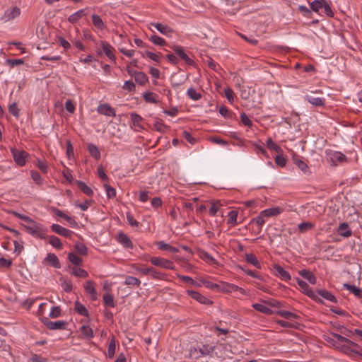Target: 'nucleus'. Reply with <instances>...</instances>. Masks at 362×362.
I'll list each match as a JSON object with an SVG mask.
<instances>
[{
    "instance_id": "f03ea898",
    "label": "nucleus",
    "mask_w": 362,
    "mask_h": 362,
    "mask_svg": "<svg viewBox=\"0 0 362 362\" xmlns=\"http://www.w3.org/2000/svg\"><path fill=\"white\" fill-rule=\"evenodd\" d=\"M337 349L352 358L362 356V348L357 343L356 346L349 343L340 344L337 346Z\"/></svg>"
},
{
    "instance_id": "864d4df0",
    "label": "nucleus",
    "mask_w": 362,
    "mask_h": 362,
    "mask_svg": "<svg viewBox=\"0 0 362 362\" xmlns=\"http://www.w3.org/2000/svg\"><path fill=\"white\" fill-rule=\"evenodd\" d=\"M68 259L74 265H80L82 263L81 258L72 252L69 253Z\"/></svg>"
},
{
    "instance_id": "9b49d317",
    "label": "nucleus",
    "mask_w": 362,
    "mask_h": 362,
    "mask_svg": "<svg viewBox=\"0 0 362 362\" xmlns=\"http://www.w3.org/2000/svg\"><path fill=\"white\" fill-rule=\"evenodd\" d=\"M51 229L53 232L56 233L57 234L64 236L65 238H71L72 234L74 233L73 231L66 229L64 227H62L60 225L53 223L51 226Z\"/></svg>"
},
{
    "instance_id": "f3484780",
    "label": "nucleus",
    "mask_w": 362,
    "mask_h": 362,
    "mask_svg": "<svg viewBox=\"0 0 362 362\" xmlns=\"http://www.w3.org/2000/svg\"><path fill=\"white\" fill-rule=\"evenodd\" d=\"M284 209L282 207L276 206L272 207L269 209H266L262 211V216H264V217H272L276 216L283 212Z\"/></svg>"
},
{
    "instance_id": "bb28decb",
    "label": "nucleus",
    "mask_w": 362,
    "mask_h": 362,
    "mask_svg": "<svg viewBox=\"0 0 362 362\" xmlns=\"http://www.w3.org/2000/svg\"><path fill=\"white\" fill-rule=\"evenodd\" d=\"M87 148H88L90 155L93 158H94L96 160H98L100 158V151L96 145H95L93 144H88Z\"/></svg>"
},
{
    "instance_id": "7c9ffc66",
    "label": "nucleus",
    "mask_w": 362,
    "mask_h": 362,
    "mask_svg": "<svg viewBox=\"0 0 362 362\" xmlns=\"http://www.w3.org/2000/svg\"><path fill=\"white\" fill-rule=\"evenodd\" d=\"M245 259H246V261L248 263L251 264L255 267H256L257 269H260L261 268V264L258 261V259H257V257H255V255H253L252 253L246 254L245 255Z\"/></svg>"
},
{
    "instance_id": "a211bd4d",
    "label": "nucleus",
    "mask_w": 362,
    "mask_h": 362,
    "mask_svg": "<svg viewBox=\"0 0 362 362\" xmlns=\"http://www.w3.org/2000/svg\"><path fill=\"white\" fill-rule=\"evenodd\" d=\"M304 99L315 107H321L325 105V98H322L305 95Z\"/></svg>"
},
{
    "instance_id": "0eeeda50",
    "label": "nucleus",
    "mask_w": 362,
    "mask_h": 362,
    "mask_svg": "<svg viewBox=\"0 0 362 362\" xmlns=\"http://www.w3.org/2000/svg\"><path fill=\"white\" fill-rule=\"evenodd\" d=\"M42 322L47 327V329L50 330H58V329H64L66 325V322L64 320H58V321H50L47 318H44Z\"/></svg>"
},
{
    "instance_id": "20e7f679",
    "label": "nucleus",
    "mask_w": 362,
    "mask_h": 362,
    "mask_svg": "<svg viewBox=\"0 0 362 362\" xmlns=\"http://www.w3.org/2000/svg\"><path fill=\"white\" fill-rule=\"evenodd\" d=\"M21 8L18 6H13L7 8L2 16L1 17V21L6 23L8 21H11L21 15Z\"/></svg>"
},
{
    "instance_id": "2f4dec72",
    "label": "nucleus",
    "mask_w": 362,
    "mask_h": 362,
    "mask_svg": "<svg viewBox=\"0 0 362 362\" xmlns=\"http://www.w3.org/2000/svg\"><path fill=\"white\" fill-rule=\"evenodd\" d=\"M45 259L49 262L54 268H60V263L57 257L53 253H48Z\"/></svg>"
},
{
    "instance_id": "5fc2aeb1",
    "label": "nucleus",
    "mask_w": 362,
    "mask_h": 362,
    "mask_svg": "<svg viewBox=\"0 0 362 362\" xmlns=\"http://www.w3.org/2000/svg\"><path fill=\"white\" fill-rule=\"evenodd\" d=\"M198 349L201 356H207L213 351V348L209 345H202V346L198 347Z\"/></svg>"
},
{
    "instance_id": "72a5a7b5",
    "label": "nucleus",
    "mask_w": 362,
    "mask_h": 362,
    "mask_svg": "<svg viewBox=\"0 0 362 362\" xmlns=\"http://www.w3.org/2000/svg\"><path fill=\"white\" fill-rule=\"evenodd\" d=\"M187 96L194 101H197L202 98L199 92L197 91L193 88H189L187 90Z\"/></svg>"
},
{
    "instance_id": "9d476101",
    "label": "nucleus",
    "mask_w": 362,
    "mask_h": 362,
    "mask_svg": "<svg viewBox=\"0 0 362 362\" xmlns=\"http://www.w3.org/2000/svg\"><path fill=\"white\" fill-rule=\"evenodd\" d=\"M84 289L93 300L98 299V293L95 290V284L93 281H87L85 284Z\"/></svg>"
},
{
    "instance_id": "4d7b16f0",
    "label": "nucleus",
    "mask_w": 362,
    "mask_h": 362,
    "mask_svg": "<svg viewBox=\"0 0 362 362\" xmlns=\"http://www.w3.org/2000/svg\"><path fill=\"white\" fill-rule=\"evenodd\" d=\"M61 315V309L59 306H52L51 308L49 316L52 318H57Z\"/></svg>"
},
{
    "instance_id": "69168bd1",
    "label": "nucleus",
    "mask_w": 362,
    "mask_h": 362,
    "mask_svg": "<svg viewBox=\"0 0 362 362\" xmlns=\"http://www.w3.org/2000/svg\"><path fill=\"white\" fill-rule=\"evenodd\" d=\"M104 187H105V190H106L107 196L109 198L114 197L116 195V190L113 187H112L111 186H110L107 184H105L104 185Z\"/></svg>"
},
{
    "instance_id": "7ed1b4c3",
    "label": "nucleus",
    "mask_w": 362,
    "mask_h": 362,
    "mask_svg": "<svg viewBox=\"0 0 362 362\" xmlns=\"http://www.w3.org/2000/svg\"><path fill=\"white\" fill-rule=\"evenodd\" d=\"M149 260L151 263L154 266L159 267L166 269H175L174 263L169 259L158 257H151Z\"/></svg>"
},
{
    "instance_id": "338daca9",
    "label": "nucleus",
    "mask_w": 362,
    "mask_h": 362,
    "mask_svg": "<svg viewBox=\"0 0 362 362\" xmlns=\"http://www.w3.org/2000/svg\"><path fill=\"white\" fill-rule=\"evenodd\" d=\"M8 111L16 117L19 116V109L17 107L16 103H13L9 105Z\"/></svg>"
},
{
    "instance_id": "ea45409f",
    "label": "nucleus",
    "mask_w": 362,
    "mask_h": 362,
    "mask_svg": "<svg viewBox=\"0 0 362 362\" xmlns=\"http://www.w3.org/2000/svg\"><path fill=\"white\" fill-rule=\"evenodd\" d=\"M315 224L311 222H302L298 226V228L300 233H305L314 228Z\"/></svg>"
},
{
    "instance_id": "a878e982",
    "label": "nucleus",
    "mask_w": 362,
    "mask_h": 362,
    "mask_svg": "<svg viewBox=\"0 0 362 362\" xmlns=\"http://www.w3.org/2000/svg\"><path fill=\"white\" fill-rule=\"evenodd\" d=\"M316 294L322 296L323 298H325L329 301L334 302V303L337 302V298H335V296L334 295H332V293H330L329 291H328L327 290L319 289L317 291Z\"/></svg>"
},
{
    "instance_id": "49530a36",
    "label": "nucleus",
    "mask_w": 362,
    "mask_h": 362,
    "mask_svg": "<svg viewBox=\"0 0 362 362\" xmlns=\"http://www.w3.org/2000/svg\"><path fill=\"white\" fill-rule=\"evenodd\" d=\"M325 0H314L310 3V8L314 12H318L322 8Z\"/></svg>"
},
{
    "instance_id": "6e6552de",
    "label": "nucleus",
    "mask_w": 362,
    "mask_h": 362,
    "mask_svg": "<svg viewBox=\"0 0 362 362\" xmlns=\"http://www.w3.org/2000/svg\"><path fill=\"white\" fill-rule=\"evenodd\" d=\"M100 45L104 54L111 62H115L116 61V57L113 53L114 48L106 41H101Z\"/></svg>"
},
{
    "instance_id": "473e14b6",
    "label": "nucleus",
    "mask_w": 362,
    "mask_h": 362,
    "mask_svg": "<svg viewBox=\"0 0 362 362\" xmlns=\"http://www.w3.org/2000/svg\"><path fill=\"white\" fill-rule=\"evenodd\" d=\"M343 286L346 290H348L350 292L353 293L356 296L360 297L361 296L362 291H361V289L360 288H358V287H357V286H356L354 285H351V284H344Z\"/></svg>"
},
{
    "instance_id": "e2e57ef3",
    "label": "nucleus",
    "mask_w": 362,
    "mask_h": 362,
    "mask_svg": "<svg viewBox=\"0 0 362 362\" xmlns=\"http://www.w3.org/2000/svg\"><path fill=\"white\" fill-rule=\"evenodd\" d=\"M267 146L272 150L278 152L280 150L279 146L276 144L271 138H268L267 140Z\"/></svg>"
},
{
    "instance_id": "6ab92c4d",
    "label": "nucleus",
    "mask_w": 362,
    "mask_h": 362,
    "mask_svg": "<svg viewBox=\"0 0 362 362\" xmlns=\"http://www.w3.org/2000/svg\"><path fill=\"white\" fill-rule=\"evenodd\" d=\"M274 269L275 274L278 275L282 280L288 281L291 279V275L282 267L276 264L274 266Z\"/></svg>"
},
{
    "instance_id": "423d86ee",
    "label": "nucleus",
    "mask_w": 362,
    "mask_h": 362,
    "mask_svg": "<svg viewBox=\"0 0 362 362\" xmlns=\"http://www.w3.org/2000/svg\"><path fill=\"white\" fill-rule=\"evenodd\" d=\"M296 282L302 291L308 297L312 299L316 300L318 298V296L316 293L309 286V285L302 279L297 278Z\"/></svg>"
},
{
    "instance_id": "4c0bfd02",
    "label": "nucleus",
    "mask_w": 362,
    "mask_h": 362,
    "mask_svg": "<svg viewBox=\"0 0 362 362\" xmlns=\"http://www.w3.org/2000/svg\"><path fill=\"white\" fill-rule=\"evenodd\" d=\"M71 274L81 278H86L88 276V273L86 270L78 267L72 268Z\"/></svg>"
},
{
    "instance_id": "b1692460",
    "label": "nucleus",
    "mask_w": 362,
    "mask_h": 362,
    "mask_svg": "<svg viewBox=\"0 0 362 362\" xmlns=\"http://www.w3.org/2000/svg\"><path fill=\"white\" fill-rule=\"evenodd\" d=\"M211 206L209 209V214L211 216H215L221 206H223V204L219 200L211 201Z\"/></svg>"
},
{
    "instance_id": "a18cd8bd",
    "label": "nucleus",
    "mask_w": 362,
    "mask_h": 362,
    "mask_svg": "<svg viewBox=\"0 0 362 362\" xmlns=\"http://www.w3.org/2000/svg\"><path fill=\"white\" fill-rule=\"evenodd\" d=\"M60 281H61V286L65 292L69 293L71 291L72 284H71V281L66 280V279H64L63 278H61Z\"/></svg>"
},
{
    "instance_id": "c03bdc74",
    "label": "nucleus",
    "mask_w": 362,
    "mask_h": 362,
    "mask_svg": "<svg viewBox=\"0 0 362 362\" xmlns=\"http://www.w3.org/2000/svg\"><path fill=\"white\" fill-rule=\"evenodd\" d=\"M149 40L156 45L162 46L165 44V40L156 34L151 35Z\"/></svg>"
},
{
    "instance_id": "0e129e2a",
    "label": "nucleus",
    "mask_w": 362,
    "mask_h": 362,
    "mask_svg": "<svg viewBox=\"0 0 362 362\" xmlns=\"http://www.w3.org/2000/svg\"><path fill=\"white\" fill-rule=\"evenodd\" d=\"M128 223L132 227H138L139 222L136 221L130 213L126 214Z\"/></svg>"
},
{
    "instance_id": "412c9836",
    "label": "nucleus",
    "mask_w": 362,
    "mask_h": 362,
    "mask_svg": "<svg viewBox=\"0 0 362 362\" xmlns=\"http://www.w3.org/2000/svg\"><path fill=\"white\" fill-rule=\"evenodd\" d=\"M299 275L306 279L311 284H315L317 279L315 276L308 270L302 269L298 272Z\"/></svg>"
},
{
    "instance_id": "4be33fe9",
    "label": "nucleus",
    "mask_w": 362,
    "mask_h": 362,
    "mask_svg": "<svg viewBox=\"0 0 362 362\" xmlns=\"http://www.w3.org/2000/svg\"><path fill=\"white\" fill-rule=\"evenodd\" d=\"M329 158L332 163H341L346 160V156L339 151H334L329 154Z\"/></svg>"
},
{
    "instance_id": "1a4fd4ad",
    "label": "nucleus",
    "mask_w": 362,
    "mask_h": 362,
    "mask_svg": "<svg viewBox=\"0 0 362 362\" xmlns=\"http://www.w3.org/2000/svg\"><path fill=\"white\" fill-rule=\"evenodd\" d=\"M97 112L99 114L103 115L107 117H115L116 112L113 107H112L110 105H109L107 103L100 104L97 107Z\"/></svg>"
},
{
    "instance_id": "c85d7f7f",
    "label": "nucleus",
    "mask_w": 362,
    "mask_h": 362,
    "mask_svg": "<svg viewBox=\"0 0 362 362\" xmlns=\"http://www.w3.org/2000/svg\"><path fill=\"white\" fill-rule=\"evenodd\" d=\"M78 187L86 195L92 196L93 194V190L88 186L85 182L81 180L76 182Z\"/></svg>"
},
{
    "instance_id": "c756f323",
    "label": "nucleus",
    "mask_w": 362,
    "mask_h": 362,
    "mask_svg": "<svg viewBox=\"0 0 362 362\" xmlns=\"http://www.w3.org/2000/svg\"><path fill=\"white\" fill-rule=\"evenodd\" d=\"M86 13L85 12V9H80L76 12L72 13L68 18V21L71 23H76L82 16H85Z\"/></svg>"
},
{
    "instance_id": "79ce46f5",
    "label": "nucleus",
    "mask_w": 362,
    "mask_h": 362,
    "mask_svg": "<svg viewBox=\"0 0 362 362\" xmlns=\"http://www.w3.org/2000/svg\"><path fill=\"white\" fill-rule=\"evenodd\" d=\"M116 350V343L115 337H112V339L110 341L108 349H107V356L109 358H113L115 353Z\"/></svg>"
},
{
    "instance_id": "a19ab883",
    "label": "nucleus",
    "mask_w": 362,
    "mask_h": 362,
    "mask_svg": "<svg viewBox=\"0 0 362 362\" xmlns=\"http://www.w3.org/2000/svg\"><path fill=\"white\" fill-rule=\"evenodd\" d=\"M103 301L104 304L110 308H114L115 306V303L114 301V297L112 294L109 293H106L103 296Z\"/></svg>"
},
{
    "instance_id": "2eb2a0df",
    "label": "nucleus",
    "mask_w": 362,
    "mask_h": 362,
    "mask_svg": "<svg viewBox=\"0 0 362 362\" xmlns=\"http://www.w3.org/2000/svg\"><path fill=\"white\" fill-rule=\"evenodd\" d=\"M117 240L126 248L132 249L133 243L129 238L124 233H119L117 236Z\"/></svg>"
},
{
    "instance_id": "680f3d73",
    "label": "nucleus",
    "mask_w": 362,
    "mask_h": 362,
    "mask_svg": "<svg viewBox=\"0 0 362 362\" xmlns=\"http://www.w3.org/2000/svg\"><path fill=\"white\" fill-rule=\"evenodd\" d=\"M240 117L241 122L244 125L247 127H252V122L245 113L242 112Z\"/></svg>"
},
{
    "instance_id": "13d9d810",
    "label": "nucleus",
    "mask_w": 362,
    "mask_h": 362,
    "mask_svg": "<svg viewBox=\"0 0 362 362\" xmlns=\"http://www.w3.org/2000/svg\"><path fill=\"white\" fill-rule=\"evenodd\" d=\"M281 317L286 319L297 318V315L287 310H279L277 313Z\"/></svg>"
},
{
    "instance_id": "5701e85b",
    "label": "nucleus",
    "mask_w": 362,
    "mask_h": 362,
    "mask_svg": "<svg viewBox=\"0 0 362 362\" xmlns=\"http://www.w3.org/2000/svg\"><path fill=\"white\" fill-rule=\"evenodd\" d=\"M252 307L255 310L263 314L272 315L273 313V310L269 307L266 306L264 303H253Z\"/></svg>"
},
{
    "instance_id": "09e8293b",
    "label": "nucleus",
    "mask_w": 362,
    "mask_h": 362,
    "mask_svg": "<svg viewBox=\"0 0 362 362\" xmlns=\"http://www.w3.org/2000/svg\"><path fill=\"white\" fill-rule=\"evenodd\" d=\"M49 243L54 248L61 249L62 247V244L59 238L57 236H54V235L50 236Z\"/></svg>"
},
{
    "instance_id": "603ef678",
    "label": "nucleus",
    "mask_w": 362,
    "mask_h": 362,
    "mask_svg": "<svg viewBox=\"0 0 362 362\" xmlns=\"http://www.w3.org/2000/svg\"><path fill=\"white\" fill-rule=\"evenodd\" d=\"M141 55L143 57L146 55L147 57L156 62H159L160 60V57L158 54L150 51H145L144 52H141Z\"/></svg>"
},
{
    "instance_id": "39448f33",
    "label": "nucleus",
    "mask_w": 362,
    "mask_h": 362,
    "mask_svg": "<svg viewBox=\"0 0 362 362\" xmlns=\"http://www.w3.org/2000/svg\"><path fill=\"white\" fill-rule=\"evenodd\" d=\"M13 160L15 163L19 166H24L26 163V159L28 157V153L24 151H19L12 148L11 149Z\"/></svg>"
},
{
    "instance_id": "37998d69",
    "label": "nucleus",
    "mask_w": 362,
    "mask_h": 362,
    "mask_svg": "<svg viewBox=\"0 0 362 362\" xmlns=\"http://www.w3.org/2000/svg\"><path fill=\"white\" fill-rule=\"evenodd\" d=\"M130 119L134 127L137 128H141V122L143 120V118L136 113H131Z\"/></svg>"
},
{
    "instance_id": "de8ad7c7",
    "label": "nucleus",
    "mask_w": 362,
    "mask_h": 362,
    "mask_svg": "<svg viewBox=\"0 0 362 362\" xmlns=\"http://www.w3.org/2000/svg\"><path fill=\"white\" fill-rule=\"evenodd\" d=\"M237 216L238 212L236 211L232 210L229 211L228 214V223L233 226L237 225Z\"/></svg>"
},
{
    "instance_id": "dca6fc26",
    "label": "nucleus",
    "mask_w": 362,
    "mask_h": 362,
    "mask_svg": "<svg viewBox=\"0 0 362 362\" xmlns=\"http://www.w3.org/2000/svg\"><path fill=\"white\" fill-rule=\"evenodd\" d=\"M175 53L178 55L182 60H184L187 64H192L193 60L190 59L188 55L184 52L183 49L180 46L175 45L173 48Z\"/></svg>"
},
{
    "instance_id": "774afa93",
    "label": "nucleus",
    "mask_w": 362,
    "mask_h": 362,
    "mask_svg": "<svg viewBox=\"0 0 362 362\" xmlns=\"http://www.w3.org/2000/svg\"><path fill=\"white\" fill-rule=\"evenodd\" d=\"M189 357L192 359H197L201 357L198 348H192L189 350Z\"/></svg>"
},
{
    "instance_id": "cd10ccee",
    "label": "nucleus",
    "mask_w": 362,
    "mask_h": 362,
    "mask_svg": "<svg viewBox=\"0 0 362 362\" xmlns=\"http://www.w3.org/2000/svg\"><path fill=\"white\" fill-rule=\"evenodd\" d=\"M338 233L341 236L348 238L351 235V230L349 229V226L346 223H342L339 225Z\"/></svg>"
},
{
    "instance_id": "3c124183",
    "label": "nucleus",
    "mask_w": 362,
    "mask_h": 362,
    "mask_svg": "<svg viewBox=\"0 0 362 362\" xmlns=\"http://www.w3.org/2000/svg\"><path fill=\"white\" fill-rule=\"evenodd\" d=\"M144 99L146 102L157 104L158 100H156L155 95L151 92H145L144 93Z\"/></svg>"
},
{
    "instance_id": "8fccbe9b",
    "label": "nucleus",
    "mask_w": 362,
    "mask_h": 362,
    "mask_svg": "<svg viewBox=\"0 0 362 362\" xmlns=\"http://www.w3.org/2000/svg\"><path fill=\"white\" fill-rule=\"evenodd\" d=\"M332 336L334 339H336L337 340H338L340 342H343L344 344V343H349L351 345H354V346H356V343L341 336V334H337V333H333L332 334Z\"/></svg>"
},
{
    "instance_id": "6e6d98bb",
    "label": "nucleus",
    "mask_w": 362,
    "mask_h": 362,
    "mask_svg": "<svg viewBox=\"0 0 362 362\" xmlns=\"http://www.w3.org/2000/svg\"><path fill=\"white\" fill-rule=\"evenodd\" d=\"M30 175L33 181L37 185H42L43 182V179L41 175L37 171L32 170L30 172Z\"/></svg>"
},
{
    "instance_id": "393cba45",
    "label": "nucleus",
    "mask_w": 362,
    "mask_h": 362,
    "mask_svg": "<svg viewBox=\"0 0 362 362\" xmlns=\"http://www.w3.org/2000/svg\"><path fill=\"white\" fill-rule=\"evenodd\" d=\"M55 214L57 217H60L66 220L71 226L74 228L77 226V222L73 218H71L69 216H67L62 211L59 209L56 210Z\"/></svg>"
},
{
    "instance_id": "bf43d9fd",
    "label": "nucleus",
    "mask_w": 362,
    "mask_h": 362,
    "mask_svg": "<svg viewBox=\"0 0 362 362\" xmlns=\"http://www.w3.org/2000/svg\"><path fill=\"white\" fill-rule=\"evenodd\" d=\"M75 250L81 255H86L88 252V248L86 246L81 243H77L75 245Z\"/></svg>"
},
{
    "instance_id": "f8f14e48",
    "label": "nucleus",
    "mask_w": 362,
    "mask_h": 362,
    "mask_svg": "<svg viewBox=\"0 0 362 362\" xmlns=\"http://www.w3.org/2000/svg\"><path fill=\"white\" fill-rule=\"evenodd\" d=\"M151 25L153 26L160 33L165 36H170L173 33V30L167 25L160 23H151Z\"/></svg>"
},
{
    "instance_id": "58836bf2",
    "label": "nucleus",
    "mask_w": 362,
    "mask_h": 362,
    "mask_svg": "<svg viewBox=\"0 0 362 362\" xmlns=\"http://www.w3.org/2000/svg\"><path fill=\"white\" fill-rule=\"evenodd\" d=\"M124 283L125 285H127V286H136L139 287L141 284V281L136 277H134L132 276H126Z\"/></svg>"
},
{
    "instance_id": "e433bc0d",
    "label": "nucleus",
    "mask_w": 362,
    "mask_h": 362,
    "mask_svg": "<svg viewBox=\"0 0 362 362\" xmlns=\"http://www.w3.org/2000/svg\"><path fill=\"white\" fill-rule=\"evenodd\" d=\"M81 334L87 339H90L93 337V329L88 325L81 326Z\"/></svg>"
},
{
    "instance_id": "c9c22d12",
    "label": "nucleus",
    "mask_w": 362,
    "mask_h": 362,
    "mask_svg": "<svg viewBox=\"0 0 362 362\" xmlns=\"http://www.w3.org/2000/svg\"><path fill=\"white\" fill-rule=\"evenodd\" d=\"M157 245H158V248L162 250H167V251H170L171 252H178L177 248L170 246V245H168L163 241L158 242Z\"/></svg>"
},
{
    "instance_id": "f257e3e1",
    "label": "nucleus",
    "mask_w": 362,
    "mask_h": 362,
    "mask_svg": "<svg viewBox=\"0 0 362 362\" xmlns=\"http://www.w3.org/2000/svg\"><path fill=\"white\" fill-rule=\"evenodd\" d=\"M23 227L28 233L35 238L45 240L48 228L44 225L31 219L28 223L23 224Z\"/></svg>"
},
{
    "instance_id": "4468645a",
    "label": "nucleus",
    "mask_w": 362,
    "mask_h": 362,
    "mask_svg": "<svg viewBox=\"0 0 362 362\" xmlns=\"http://www.w3.org/2000/svg\"><path fill=\"white\" fill-rule=\"evenodd\" d=\"M128 73L133 76L135 81L140 85H144L148 81V76L144 72L129 70Z\"/></svg>"
},
{
    "instance_id": "052dcab7",
    "label": "nucleus",
    "mask_w": 362,
    "mask_h": 362,
    "mask_svg": "<svg viewBox=\"0 0 362 362\" xmlns=\"http://www.w3.org/2000/svg\"><path fill=\"white\" fill-rule=\"evenodd\" d=\"M223 289L228 293H232L238 291V286L233 284H224Z\"/></svg>"
},
{
    "instance_id": "aec40b11",
    "label": "nucleus",
    "mask_w": 362,
    "mask_h": 362,
    "mask_svg": "<svg viewBox=\"0 0 362 362\" xmlns=\"http://www.w3.org/2000/svg\"><path fill=\"white\" fill-rule=\"evenodd\" d=\"M91 20L96 29L99 30H103L105 29V23L100 16L94 13L91 16Z\"/></svg>"
},
{
    "instance_id": "ddd939ff",
    "label": "nucleus",
    "mask_w": 362,
    "mask_h": 362,
    "mask_svg": "<svg viewBox=\"0 0 362 362\" xmlns=\"http://www.w3.org/2000/svg\"><path fill=\"white\" fill-rule=\"evenodd\" d=\"M188 295H189L193 299L200 303L201 304L209 305L212 303V301L204 296L201 293L194 291H187Z\"/></svg>"
},
{
    "instance_id": "f704fd0d",
    "label": "nucleus",
    "mask_w": 362,
    "mask_h": 362,
    "mask_svg": "<svg viewBox=\"0 0 362 362\" xmlns=\"http://www.w3.org/2000/svg\"><path fill=\"white\" fill-rule=\"evenodd\" d=\"M74 309L81 315L88 316V315L87 308L78 301L75 302Z\"/></svg>"
}]
</instances>
